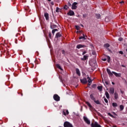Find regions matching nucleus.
I'll return each mask as SVG.
<instances>
[{"instance_id": "obj_1", "label": "nucleus", "mask_w": 127, "mask_h": 127, "mask_svg": "<svg viewBox=\"0 0 127 127\" xmlns=\"http://www.w3.org/2000/svg\"><path fill=\"white\" fill-rule=\"evenodd\" d=\"M64 127H73V126L70 122H68V121H65L64 123Z\"/></svg>"}, {"instance_id": "obj_2", "label": "nucleus", "mask_w": 127, "mask_h": 127, "mask_svg": "<svg viewBox=\"0 0 127 127\" xmlns=\"http://www.w3.org/2000/svg\"><path fill=\"white\" fill-rule=\"evenodd\" d=\"M84 121L87 124V125H90L91 121L87 118V117H86V116H83V117Z\"/></svg>"}, {"instance_id": "obj_3", "label": "nucleus", "mask_w": 127, "mask_h": 127, "mask_svg": "<svg viewBox=\"0 0 127 127\" xmlns=\"http://www.w3.org/2000/svg\"><path fill=\"white\" fill-rule=\"evenodd\" d=\"M78 4V3L76 2H74L71 5V9L72 10H76L77 8V6L76 5Z\"/></svg>"}, {"instance_id": "obj_4", "label": "nucleus", "mask_w": 127, "mask_h": 127, "mask_svg": "<svg viewBox=\"0 0 127 127\" xmlns=\"http://www.w3.org/2000/svg\"><path fill=\"white\" fill-rule=\"evenodd\" d=\"M53 98L54 100L57 102H59L60 101V97L59 96L58 94H54Z\"/></svg>"}, {"instance_id": "obj_5", "label": "nucleus", "mask_w": 127, "mask_h": 127, "mask_svg": "<svg viewBox=\"0 0 127 127\" xmlns=\"http://www.w3.org/2000/svg\"><path fill=\"white\" fill-rule=\"evenodd\" d=\"M91 127H102L100 125L98 124V122H94V123H91Z\"/></svg>"}, {"instance_id": "obj_6", "label": "nucleus", "mask_w": 127, "mask_h": 127, "mask_svg": "<svg viewBox=\"0 0 127 127\" xmlns=\"http://www.w3.org/2000/svg\"><path fill=\"white\" fill-rule=\"evenodd\" d=\"M89 56L87 55H84L83 58H80V60L82 61H87L88 60Z\"/></svg>"}, {"instance_id": "obj_7", "label": "nucleus", "mask_w": 127, "mask_h": 127, "mask_svg": "<svg viewBox=\"0 0 127 127\" xmlns=\"http://www.w3.org/2000/svg\"><path fill=\"white\" fill-rule=\"evenodd\" d=\"M67 15L70 16H72L75 15V13L72 10H69V11L67 13Z\"/></svg>"}, {"instance_id": "obj_8", "label": "nucleus", "mask_w": 127, "mask_h": 127, "mask_svg": "<svg viewBox=\"0 0 127 127\" xmlns=\"http://www.w3.org/2000/svg\"><path fill=\"white\" fill-rule=\"evenodd\" d=\"M80 82H81L82 83L85 84L87 83L88 81H87V78H86V77H84V78H82V79H80Z\"/></svg>"}, {"instance_id": "obj_9", "label": "nucleus", "mask_w": 127, "mask_h": 127, "mask_svg": "<svg viewBox=\"0 0 127 127\" xmlns=\"http://www.w3.org/2000/svg\"><path fill=\"white\" fill-rule=\"evenodd\" d=\"M87 79L88 80L87 81L89 83L88 84V86H90L92 82V79L90 78V77L89 76H87Z\"/></svg>"}, {"instance_id": "obj_10", "label": "nucleus", "mask_w": 127, "mask_h": 127, "mask_svg": "<svg viewBox=\"0 0 127 127\" xmlns=\"http://www.w3.org/2000/svg\"><path fill=\"white\" fill-rule=\"evenodd\" d=\"M113 74H114L116 77H121L122 74L121 73H117L115 71H112Z\"/></svg>"}, {"instance_id": "obj_11", "label": "nucleus", "mask_w": 127, "mask_h": 127, "mask_svg": "<svg viewBox=\"0 0 127 127\" xmlns=\"http://www.w3.org/2000/svg\"><path fill=\"white\" fill-rule=\"evenodd\" d=\"M84 47H86V46L85 45H83L81 44H78L76 46V48L78 49H80V48H82Z\"/></svg>"}, {"instance_id": "obj_12", "label": "nucleus", "mask_w": 127, "mask_h": 127, "mask_svg": "<svg viewBox=\"0 0 127 127\" xmlns=\"http://www.w3.org/2000/svg\"><path fill=\"white\" fill-rule=\"evenodd\" d=\"M44 17L46 20H49V14L48 13H44Z\"/></svg>"}, {"instance_id": "obj_13", "label": "nucleus", "mask_w": 127, "mask_h": 127, "mask_svg": "<svg viewBox=\"0 0 127 127\" xmlns=\"http://www.w3.org/2000/svg\"><path fill=\"white\" fill-rule=\"evenodd\" d=\"M114 96L115 100H118L119 98V94L117 93V92H115Z\"/></svg>"}, {"instance_id": "obj_14", "label": "nucleus", "mask_w": 127, "mask_h": 127, "mask_svg": "<svg viewBox=\"0 0 127 127\" xmlns=\"http://www.w3.org/2000/svg\"><path fill=\"white\" fill-rule=\"evenodd\" d=\"M115 93V88L114 87H111L110 88V93L113 95Z\"/></svg>"}, {"instance_id": "obj_15", "label": "nucleus", "mask_w": 127, "mask_h": 127, "mask_svg": "<svg viewBox=\"0 0 127 127\" xmlns=\"http://www.w3.org/2000/svg\"><path fill=\"white\" fill-rule=\"evenodd\" d=\"M107 72L110 76H112L113 75V72H111L110 69L107 68Z\"/></svg>"}, {"instance_id": "obj_16", "label": "nucleus", "mask_w": 127, "mask_h": 127, "mask_svg": "<svg viewBox=\"0 0 127 127\" xmlns=\"http://www.w3.org/2000/svg\"><path fill=\"white\" fill-rule=\"evenodd\" d=\"M57 27V25L56 24H54V23H51L50 28L53 29L54 28H56Z\"/></svg>"}, {"instance_id": "obj_17", "label": "nucleus", "mask_w": 127, "mask_h": 127, "mask_svg": "<svg viewBox=\"0 0 127 127\" xmlns=\"http://www.w3.org/2000/svg\"><path fill=\"white\" fill-rule=\"evenodd\" d=\"M85 104H87V105L91 109H94V107H93L90 103V102H88V101H85Z\"/></svg>"}, {"instance_id": "obj_18", "label": "nucleus", "mask_w": 127, "mask_h": 127, "mask_svg": "<svg viewBox=\"0 0 127 127\" xmlns=\"http://www.w3.org/2000/svg\"><path fill=\"white\" fill-rule=\"evenodd\" d=\"M75 70H76V74L78 75V76H80L81 75V73H80L79 69L78 68H76Z\"/></svg>"}, {"instance_id": "obj_19", "label": "nucleus", "mask_w": 127, "mask_h": 127, "mask_svg": "<svg viewBox=\"0 0 127 127\" xmlns=\"http://www.w3.org/2000/svg\"><path fill=\"white\" fill-rule=\"evenodd\" d=\"M62 36V34L60 33V32H58L56 35V37L57 38H59L60 37H61Z\"/></svg>"}, {"instance_id": "obj_20", "label": "nucleus", "mask_w": 127, "mask_h": 127, "mask_svg": "<svg viewBox=\"0 0 127 127\" xmlns=\"http://www.w3.org/2000/svg\"><path fill=\"white\" fill-rule=\"evenodd\" d=\"M82 35L83 36L79 37V39L81 40L84 39V40H87V38H85V35L84 34H82Z\"/></svg>"}, {"instance_id": "obj_21", "label": "nucleus", "mask_w": 127, "mask_h": 127, "mask_svg": "<svg viewBox=\"0 0 127 127\" xmlns=\"http://www.w3.org/2000/svg\"><path fill=\"white\" fill-rule=\"evenodd\" d=\"M105 95L108 99H110V94L108 91H105Z\"/></svg>"}, {"instance_id": "obj_22", "label": "nucleus", "mask_w": 127, "mask_h": 127, "mask_svg": "<svg viewBox=\"0 0 127 127\" xmlns=\"http://www.w3.org/2000/svg\"><path fill=\"white\" fill-rule=\"evenodd\" d=\"M69 114V111L68 110H65V111H63V115L64 116L68 115Z\"/></svg>"}, {"instance_id": "obj_23", "label": "nucleus", "mask_w": 127, "mask_h": 127, "mask_svg": "<svg viewBox=\"0 0 127 127\" xmlns=\"http://www.w3.org/2000/svg\"><path fill=\"white\" fill-rule=\"evenodd\" d=\"M56 66L59 69L63 70L62 67H61V66L59 64H56Z\"/></svg>"}, {"instance_id": "obj_24", "label": "nucleus", "mask_w": 127, "mask_h": 127, "mask_svg": "<svg viewBox=\"0 0 127 127\" xmlns=\"http://www.w3.org/2000/svg\"><path fill=\"white\" fill-rule=\"evenodd\" d=\"M112 106L114 108L117 107L118 106V104L116 102H113L112 103Z\"/></svg>"}, {"instance_id": "obj_25", "label": "nucleus", "mask_w": 127, "mask_h": 127, "mask_svg": "<svg viewBox=\"0 0 127 127\" xmlns=\"http://www.w3.org/2000/svg\"><path fill=\"white\" fill-rule=\"evenodd\" d=\"M90 98H91V99L92 100H93V101H94V100H96L95 97H94V94H91V95H90Z\"/></svg>"}, {"instance_id": "obj_26", "label": "nucleus", "mask_w": 127, "mask_h": 127, "mask_svg": "<svg viewBox=\"0 0 127 127\" xmlns=\"http://www.w3.org/2000/svg\"><path fill=\"white\" fill-rule=\"evenodd\" d=\"M58 31V29H53L52 31V33L53 35H55V33L56 31Z\"/></svg>"}, {"instance_id": "obj_27", "label": "nucleus", "mask_w": 127, "mask_h": 127, "mask_svg": "<svg viewBox=\"0 0 127 127\" xmlns=\"http://www.w3.org/2000/svg\"><path fill=\"white\" fill-rule=\"evenodd\" d=\"M101 17V14L99 13L96 14V18L97 19H100Z\"/></svg>"}, {"instance_id": "obj_28", "label": "nucleus", "mask_w": 127, "mask_h": 127, "mask_svg": "<svg viewBox=\"0 0 127 127\" xmlns=\"http://www.w3.org/2000/svg\"><path fill=\"white\" fill-rule=\"evenodd\" d=\"M94 103H95L97 105H101V103L99 100H96V99L94 101Z\"/></svg>"}, {"instance_id": "obj_29", "label": "nucleus", "mask_w": 127, "mask_h": 127, "mask_svg": "<svg viewBox=\"0 0 127 127\" xmlns=\"http://www.w3.org/2000/svg\"><path fill=\"white\" fill-rule=\"evenodd\" d=\"M124 108H125V107H124V105L120 106V109L121 111H123L124 110Z\"/></svg>"}, {"instance_id": "obj_30", "label": "nucleus", "mask_w": 127, "mask_h": 127, "mask_svg": "<svg viewBox=\"0 0 127 127\" xmlns=\"http://www.w3.org/2000/svg\"><path fill=\"white\" fill-rule=\"evenodd\" d=\"M110 47V45L109 44H108V43L105 44L104 45V47H105V48H109Z\"/></svg>"}, {"instance_id": "obj_31", "label": "nucleus", "mask_w": 127, "mask_h": 127, "mask_svg": "<svg viewBox=\"0 0 127 127\" xmlns=\"http://www.w3.org/2000/svg\"><path fill=\"white\" fill-rule=\"evenodd\" d=\"M98 90H99L100 91H102L103 90V86H98L97 87Z\"/></svg>"}, {"instance_id": "obj_32", "label": "nucleus", "mask_w": 127, "mask_h": 127, "mask_svg": "<svg viewBox=\"0 0 127 127\" xmlns=\"http://www.w3.org/2000/svg\"><path fill=\"white\" fill-rule=\"evenodd\" d=\"M68 8H69V7H68L67 5H66V4L64 5V9L66 10H67Z\"/></svg>"}, {"instance_id": "obj_33", "label": "nucleus", "mask_w": 127, "mask_h": 127, "mask_svg": "<svg viewBox=\"0 0 127 127\" xmlns=\"http://www.w3.org/2000/svg\"><path fill=\"white\" fill-rule=\"evenodd\" d=\"M60 8L59 7H56V12L59 13L60 12Z\"/></svg>"}, {"instance_id": "obj_34", "label": "nucleus", "mask_w": 127, "mask_h": 127, "mask_svg": "<svg viewBox=\"0 0 127 127\" xmlns=\"http://www.w3.org/2000/svg\"><path fill=\"white\" fill-rule=\"evenodd\" d=\"M94 110L99 116H102V114L101 113H100V112H98V111H96V109H94Z\"/></svg>"}, {"instance_id": "obj_35", "label": "nucleus", "mask_w": 127, "mask_h": 127, "mask_svg": "<svg viewBox=\"0 0 127 127\" xmlns=\"http://www.w3.org/2000/svg\"><path fill=\"white\" fill-rule=\"evenodd\" d=\"M108 115L110 116L111 118H115V116H114V115H112V114H111V113H108Z\"/></svg>"}, {"instance_id": "obj_36", "label": "nucleus", "mask_w": 127, "mask_h": 127, "mask_svg": "<svg viewBox=\"0 0 127 127\" xmlns=\"http://www.w3.org/2000/svg\"><path fill=\"white\" fill-rule=\"evenodd\" d=\"M108 62L110 63L111 60V57L110 56H107Z\"/></svg>"}, {"instance_id": "obj_37", "label": "nucleus", "mask_w": 127, "mask_h": 127, "mask_svg": "<svg viewBox=\"0 0 127 127\" xmlns=\"http://www.w3.org/2000/svg\"><path fill=\"white\" fill-rule=\"evenodd\" d=\"M49 37L50 39H52V34L51 32H49Z\"/></svg>"}, {"instance_id": "obj_38", "label": "nucleus", "mask_w": 127, "mask_h": 127, "mask_svg": "<svg viewBox=\"0 0 127 127\" xmlns=\"http://www.w3.org/2000/svg\"><path fill=\"white\" fill-rule=\"evenodd\" d=\"M105 83L106 85H109L110 81H105Z\"/></svg>"}, {"instance_id": "obj_39", "label": "nucleus", "mask_w": 127, "mask_h": 127, "mask_svg": "<svg viewBox=\"0 0 127 127\" xmlns=\"http://www.w3.org/2000/svg\"><path fill=\"white\" fill-rule=\"evenodd\" d=\"M104 101H105V103H108V99H107V98H106V97H104Z\"/></svg>"}, {"instance_id": "obj_40", "label": "nucleus", "mask_w": 127, "mask_h": 127, "mask_svg": "<svg viewBox=\"0 0 127 127\" xmlns=\"http://www.w3.org/2000/svg\"><path fill=\"white\" fill-rule=\"evenodd\" d=\"M96 86H97L96 84H93L92 85V88H95L96 87Z\"/></svg>"}, {"instance_id": "obj_41", "label": "nucleus", "mask_w": 127, "mask_h": 127, "mask_svg": "<svg viewBox=\"0 0 127 127\" xmlns=\"http://www.w3.org/2000/svg\"><path fill=\"white\" fill-rule=\"evenodd\" d=\"M82 16L83 18H86L87 16V14H83L82 15Z\"/></svg>"}, {"instance_id": "obj_42", "label": "nucleus", "mask_w": 127, "mask_h": 127, "mask_svg": "<svg viewBox=\"0 0 127 127\" xmlns=\"http://www.w3.org/2000/svg\"><path fill=\"white\" fill-rule=\"evenodd\" d=\"M79 28H80L79 26H77V25L75 26V28L77 30H78Z\"/></svg>"}, {"instance_id": "obj_43", "label": "nucleus", "mask_w": 127, "mask_h": 127, "mask_svg": "<svg viewBox=\"0 0 127 127\" xmlns=\"http://www.w3.org/2000/svg\"><path fill=\"white\" fill-rule=\"evenodd\" d=\"M118 40L119 41H123V38H122V37H120V38H119Z\"/></svg>"}, {"instance_id": "obj_44", "label": "nucleus", "mask_w": 127, "mask_h": 127, "mask_svg": "<svg viewBox=\"0 0 127 127\" xmlns=\"http://www.w3.org/2000/svg\"><path fill=\"white\" fill-rule=\"evenodd\" d=\"M67 5H68V6H71V4L69 1H68Z\"/></svg>"}, {"instance_id": "obj_45", "label": "nucleus", "mask_w": 127, "mask_h": 127, "mask_svg": "<svg viewBox=\"0 0 127 127\" xmlns=\"http://www.w3.org/2000/svg\"><path fill=\"white\" fill-rule=\"evenodd\" d=\"M119 53L120 54H121V55H123L124 54V52L122 51H119Z\"/></svg>"}, {"instance_id": "obj_46", "label": "nucleus", "mask_w": 127, "mask_h": 127, "mask_svg": "<svg viewBox=\"0 0 127 127\" xmlns=\"http://www.w3.org/2000/svg\"><path fill=\"white\" fill-rule=\"evenodd\" d=\"M87 53L86 51H84L83 52L82 55L84 56V55H85Z\"/></svg>"}, {"instance_id": "obj_47", "label": "nucleus", "mask_w": 127, "mask_h": 127, "mask_svg": "<svg viewBox=\"0 0 127 127\" xmlns=\"http://www.w3.org/2000/svg\"><path fill=\"white\" fill-rule=\"evenodd\" d=\"M102 61L104 62H106L107 61V59L106 58L102 59Z\"/></svg>"}, {"instance_id": "obj_48", "label": "nucleus", "mask_w": 127, "mask_h": 127, "mask_svg": "<svg viewBox=\"0 0 127 127\" xmlns=\"http://www.w3.org/2000/svg\"><path fill=\"white\" fill-rule=\"evenodd\" d=\"M62 53L64 55L65 54V51L64 50H63L62 51Z\"/></svg>"}, {"instance_id": "obj_49", "label": "nucleus", "mask_w": 127, "mask_h": 127, "mask_svg": "<svg viewBox=\"0 0 127 127\" xmlns=\"http://www.w3.org/2000/svg\"><path fill=\"white\" fill-rule=\"evenodd\" d=\"M51 4L52 5H54V2L53 1H52L51 2Z\"/></svg>"}, {"instance_id": "obj_50", "label": "nucleus", "mask_w": 127, "mask_h": 127, "mask_svg": "<svg viewBox=\"0 0 127 127\" xmlns=\"http://www.w3.org/2000/svg\"><path fill=\"white\" fill-rule=\"evenodd\" d=\"M122 66L123 67H126V66L124 64H122Z\"/></svg>"}, {"instance_id": "obj_51", "label": "nucleus", "mask_w": 127, "mask_h": 127, "mask_svg": "<svg viewBox=\"0 0 127 127\" xmlns=\"http://www.w3.org/2000/svg\"><path fill=\"white\" fill-rule=\"evenodd\" d=\"M121 93L122 94H124V91H123V90H121Z\"/></svg>"}, {"instance_id": "obj_52", "label": "nucleus", "mask_w": 127, "mask_h": 127, "mask_svg": "<svg viewBox=\"0 0 127 127\" xmlns=\"http://www.w3.org/2000/svg\"><path fill=\"white\" fill-rule=\"evenodd\" d=\"M112 84L113 85H115V83L114 82H112Z\"/></svg>"}, {"instance_id": "obj_53", "label": "nucleus", "mask_w": 127, "mask_h": 127, "mask_svg": "<svg viewBox=\"0 0 127 127\" xmlns=\"http://www.w3.org/2000/svg\"><path fill=\"white\" fill-rule=\"evenodd\" d=\"M85 38L86 39H87V38H88L87 36V35H85Z\"/></svg>"}, {"instance_id": "obj_54", "label": "nucleus", "mask_w": 127, "mask_h": 127, "mask_svg": "<svg viewBox=\"0 0 127 127\" xmlns=\"http://www.w3.org/2000/svg\"><path fill=\"white\" fill-rule=\"evenodd\" d=\"M124 3V1H121V2H120V3H121V4H122V3Z\"/></svg>"}, {"instance_id": "obj_55", "label": "nucleus", "mask_w": 127, "mask_h": 127, "mask_svg": "<svg viewBox=\"0 0 127 127\" xmlns=\"http://www.w3.org/2000/svg\"><path fill=\"white\" fill-rule=\"evenodd\" d=\"M107 17L105 18V21H107Z\"/></svg>"}, {"instance_id": "obj_56", "label": "nucleus", "mask_w": 127, "mask_h": 127, "mask_svg": "<svg viewBox=\"0 0 127 127\" xmlns=\"http://www.w3.org/2000/svg\"><path fill=\"white\" fill-rule=\"evenodd\" d=\"M112 127H117L116 126H114Z\"/></svg>"}, {"instance_id": "obj_57", "label": "nucleus", "mask_w": 127, "mask_h": 127, "mask_svg": "<svg viewBox=\"0 0 127 127\" xmlns=\"http://www.w3.org/2000/svg\"><path fill=\"white\" fill-rule=\"evenodd\" d=\"M48 1L51 2V0H48Z\"/></svg>"}, {"instance_id": "obj_58", "label": "nucleus", "mask_w": 127, "mask_h": 127, "mask_svg": "<svg viewBox=\"0 0 127 127\" xmlns=\"http://www.w3.org/2000/svg\"><path fill=\"white\" fill-rule=\"evenodd\" d=\"M38 55H39V52H37V56H38Z\"/></svg>"}, {"instance_id": "obj_59", "label": "nucleus", "mask_w": 127, "mask_h": 127, "mask_svg": "<svg viewBox=\"0 0 127 127\" xmlns=\"http://www.w3.org/2000/svg\"><path fill=\"white\" fill-rule=\"evenodd\" d=\"M81 26H82V27H84V26H83V25H81Z\"/></svg>"}, {"instance_id": "obj_60", "label": "nucleus", "mask_w": 127, "mask_h": 127, "mask_svg": "<svg viewBox=\"0 0 127 127\" xmlns=\"http://www.w3.org/2000/svg\"><path fill=\"white\" fill-rule=\"evenodd\" d=\"M32 67H34V64H33Z\"/></svg>"}, {"instance_id": "obj_61", "label": "nucleus", "mask_w": 127, "mask_h": 127, "mask_svg": "<svg viewBox=\"0 0 127 127\" xmlns=\"http://www.w3.org/2000/svg\"><path fill=\"white\" fill-rule=\"evenodd\" d=\"M21 96H23V94H22V93L21 94Z\"/></svg>"}, {"instance_id": "obj_62", "label": "nucleus", "mask_w": 127, "mask_h": 127, "mask_svg": "<svg viewBox=\"0 0 127 127\" xmlns=\"http://www.w3.org/2000/svg\"><path fill=\"white\" fill-rule=\"evenodd\" d=\"M24 40V38H23L22 40Z\"/></svg>"}, {"instance_id": "obj_63", "label": "nucleus", "mask_w": 127, "mask_h": 127, "mask_svg": "<svg viewBox=\"0 0 127 127\" xmlns=\"http://www.w3.org/2000/svg\"><path fill=\"white\" fill-rule=\"evenodd\" d=\"M126 51L127 52V49H126Z\"/></svg>"}]
</instances>
